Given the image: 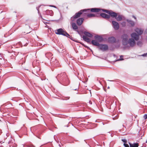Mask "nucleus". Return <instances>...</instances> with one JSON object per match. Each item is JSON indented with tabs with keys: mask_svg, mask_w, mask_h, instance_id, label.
<instances>
[{
	"mask_svg": "<svg viewBox=\"0 0 147 147\" xmlns=\"http://www.w3.org/2000/svg\"><path fill=\"white\" fill-rule=\"evenodd\" d=\"M110 17L111 16L112 18H115L117 16V13L113 11H112L110 10V12L109 13Z\"/></svg>",
	"mask_w": 147,
	"mask_h": 147,
	"instance_id": "7",
	"label": "nucleus"
},
{
	"mask_svg": "<svg viewBox=\"0 0 147 147\" xmlns=\"http://www.w3.org/2000/svg\"><path fill=\"white\" fill-rule=\"evenodd\" d=\"M120 57H123V56H122V55H121V56H120Z\"/></svg>",
	"mask_w": 147,
	"mask_h": 147,
	"instance_id": "43",
	"label": "nucleus"
},
{
	"mask_svg": "<svg viewBox=\"0 0 147 147\" xmlns=\"http://www.w3.org/2000/svg\"><path fill=\"white\" fill-rule=\"evenodd\" d=\"M71 24L73 29L78 32L77 30L78 28L76 24L75 23L72 22Z\"/></svg>",
	"mask_w": 147,
	"mask_h": 147,
	"instance_id": "10",
	"label": "nucleus"
},
{
	"mask_svg": "<svg viewBox=\"0 0 147 147\" xmlns=\"http://www.w3.org/2000/svg\"><path fill=\"white\" fill-rule=\"evenodd\" d=\"M90 9L91 12H98L101 10L100 9L96 8H91Z\"/></svg>",
	"mask_w": 147,
	"mask_h": 147,
	"instance_id": "14",
	"label": "nucleus"
},
{
	"mask_svg": "<svg viewBox=\"0 0 147 147\" xmlns=\"http://www.w3.org/2000/svg\"><path fill=\"white\" fill-rule=\"evenodd\" d=\"M1 142H0V143H1Z\"/></svg>",
	"mask_w": 147,
	"mask_h": 147,
	"instance_id": "47",
	"label": "nucleus"
},
{
	"mask_svg": "<svg viewBox=\"0 0 147 147\" xmlns=\"http://www.w3.org/2000/svg\"><path fill=\"white\" fill-rule=\"evenodd\" d=\"M96 15L91 13H85V17L86 16L88 18L96 17Z\"/></svg>",
	"mask_w": 147,
	"mask_h": 147,
	"instance_id": "12",
	"label": "nucleus"
},
{
	"mask_svg": "<svg viewBox=\"0 0 147 147\" xmlns=\"http://www.w3.org/2000/svg\"><path fill=\"white\" fill-rule=\"evenodd\" d=\"M40 7V6H38V7H37L36 8L37 10L38 11V14H39V15L40 16L41 18H42V16H41V15L40 14V13L39 12V8Z\"/></svg>",
	"mask_w": 147,
	"mask_h": 147,
	"instance_id": "25",
	"label": "nucleus"
},
{
	"mask_svg": "<svg viewBox=\"0 0 147 147\" xmlns=\"http://www.w3.org/2000/svg\"><path fill=\"white\" fill-rule=\"evenodd\" d=\"M49 6L50 7H53L55 8H56V7L55 6L53 5H50Z\"/></svg>",
	"mask_w": 147,
	"mask_h": 147,
	"instance_id": "33",
	"label": "nucleus"
},
{
	"mask_svg": "<svg viewBox=\"0 0 147 147\" xmlns=\"http://www.w3.org/2000/svg\"><path fill=\"white\" fill-rule=\"evenodd\" d=\"M132 17L134 18L135 19H136V18L134 16H133Z\"/></svg>",
	"mask_w": 147,
	"mask_h": 147,
	"instance_id": "37",
	"label": "nucleus"
},
{
	"mask_svg": "<svg viewBox=\"0 0 147 147\" xmlns=\"http://www.w3.org/2000/svg\"><path fill=\"white\" fill-rule=\"evenodd\" d=\"M123 145L125 147H129V145L126 143H124Z\"/></svg>",
	"mask_w": 147,
	"mask_h": 147,
	"instance_id": "31",
	"label": "nucleus"
},
{
	"mask_svg": "<svg viewBox=\"0 0 147 147\" xmlns=\"http://www.w3.org/2000/svg\"><path fill=\"white\" fill-rule=\"evenodd\" d=\"M123 60V59H117V60H116V61H119V60Z\"/></svg>",
	"mask_w": 147,
	"mask_h": 147,
	"instance_id": "34",
	"label": "nucleus"
},
{
	"mask_svg": "<svg viewBox=\"0 0 147 147\" xmlns=\"http://www.w3.org/2000/svg\"><path fill=\"white\" fill-rule=\"evenodd\" d=\"M91 43L94 46H98L100 45L99 43L94 40H92L91 41Z\"/></svg>",
	"mask_w": 147,
	"mask_h": 147,
	"instance_id": "17",
	"label": "nucleus"
},
{
	"mask_svg": "<svg viewBox=\"0 0 147 147\" xmlns=\"http://www.w3.org/2000/svg\"><path fill=\"white\" fill-rule=\"evenodd\" d=\"M63 75H65V73H63Z\"/></svg>",
	"mask_w": 147,
	"mask_h": 147,
	"instance_id": "40",
	"label": "nucleus"
},
{
	"mask_svg": "<svg viewBox=\"0 0 147 147\" xmlns=\"http://www.w3.org/2000/svg\"><path fill=\"white\" fill-rule=\"evenodd\" d=\"M122 16L121 15H119L116 17L115 19H116L117 21H120L122 20Z\"/></svg>",
	"mask_w": 147,
	"mask_h": 147,
	"instance_id": "19",
	"label": "nucleus"
},
{
	"mask_svg": "<svg viewBox=\"0 0 147 147\" xmlns=\"http://www.w3.org/2000/svg\"><path fill=\"white\" fill-rule=\"evenodd\" d=\"M84 19L83 18H80L78 19L76 21L77 24L78 26H80L83 22Z\"/></svg>",
	"mask_w": 147,
	"mask_h": 147,
	"instance_id": "9",
	"label": "nucleus"
},
{
	"mask_svg": "<svg viewBox=\"0 0 147 147\" xmlns=\"http://www.w3.org/2000/svg\"><path fill=\"white\" fill-rule=\"evenodd\" d=\"M102 10L103 11L106 12L108 14L110 11V10H107L106 9H102Z\"/></svg>",
	"mask_w": 147,
	"mask_h": 147,
	"instance_id": "27",
	"label": "nucleus"
},
{
	"mask_svg": "<svg viewBox=\"0 0 147 147\" xmlns=\"http://www.w3.org/2000/svg\"><path fill=\"white\" fill-rule=\"evenodd\" d=\"M89 103L90 105H92V102L91 101H90L89 102Z\"/></svg>",
	"mask_w": 147,
	"mask_h": 147,
	"instance_id": "35",
	"label": "nucleus"
},
{
	"mask_svg": "<svg viewBox=\"0 0 147 147\" xmlns=\"http://www.w3.org/2000/svg\"><path fill=\"white\" fill-rule=\"evenodd\" d=\"M69 97H67V99H69Z\"/></svg>",
	"mask_w": 147,
	"mask_h": 147,
	"instance_id": "41",
	"label": "nucleus"
},
{
	"mask_svg": "<svg viewBox=\"0 0 147 147\" xmlns=\"http://www.w3.org/2000/svg\"><path fill=\"white\" fill-rule=\"evenodd\" d=\"M135 31L138 34L134 32L131 34V36L132 38H134L136 40H137L139 38V35L142 34L143 31L142 29L139 28H136Z\"/></svg>",
	"mask_w": 147,
	"mask_h": 147,
	"instance_id": "2",
	"label": "nucleus"
},
{
	"mask_svg": "<svg viewBox=\"0 0 147 147\" xmlns=\"http://www.w3.org/2000/svg\"><path fill=\"white\" fill-rule=\"evenodd\" d=\"M112 24L113 27L115 30H118L119 28V23L115 21H112Z\"/></svg>",
	"mask_w": 147,
	"mask_h": 147,
	"instance_id": "5",
	"label": "nucleus"
},
{
	"mask_svg": "<svg viewBox=\"0 0 147 147\" xmlns=\"http://www.w3.org/2000/svg\"><path fill=\"white\" fill-rule=\"evenodd\" d=\"M78 89V88H76V89H74V88H73L72 90H77Z\"/></svg>",
	"mask_w": 147,
	"mask_h": 147,
	"instance_id": "36",
	"label": "nucleus"
},
{
	"mask_svg": "<svg viewBox=\"0 0 147 147\" xmlns=\"http://www.w3.org/2000/svg\"><path fill=\"white\" fill-rule=\"evenodd\" d=\"M143 117L145 119H147V114H145L144 115Z\"/></svg>",
	"mask_w": 147,
	"mask_h": 147,
	"instance_id": "30",
	"label": "nucleus"
},
{
	"mask_svg": "<svg viewBox=\"0 0 147 147\" xmlns=\"http://www.w3.org/2000/svg\"><path fill=\"white\" fill-rule=\"evenodd\" d=\"M53 11L52 10H47L46 11V13L48 15H49L52 16L53 15Z\"/></svg>",
	"mask_w": 147,
	"mask_h": 147,
	"instance_id": "20",
	"label": "nucleus"
},
{
	"mask_svg": "<svg viewBox=\"0 0 147 147\" xmlns=\"http://www.w3.org/2000/svg\"><path fill=\"white\" fill-rule=\"evenodd\" d=\"M121 140L122 142H124V143H126L127 142V140L125 139H122Z\"/></svg>",
	"mask_w": 147,
	"mask_h": 147,
	"instance_id": "29",
	"label": "nucleus"
},
{
	"mask_svg": "<svg viewBox=\"0 0 147 147\" xmlns=\"http://www.w3.org/2000/svg\"><path fill=\"white\" fill-rule=\"evenodd\" d=\"M104 90H105V91H106V90H105V89H104Z\"/></svg>",
	"mask_w": 147,
	"mask_h": 147,
	"instance_id": "45",
	"label": "nucleus"
},
{
	"mask_svg": "<svg viewBox=\"0 0 147 147\" xmlns=\"http://www.w3.org/2000/svg\"><path fill=\"white\" fill-rule=\"evenodd\" d=\"M57 61L56 60V59L54 58L53 57H52L51 60V62L55 64V63H57Z\"/></svg>",
	"mask_w": 147,
	"mask_h": 147,
	"instance_id": "23",
	"label": "nucleus"
},
{
	"mask_svg": "<svg viewBox=\"0 0 147 147\" xmlns=\"http://www.w3.org/2000/svg\"><path fill=\"white\" fill-rule=\"evenodd\" d=\"M99 48L100 50L104 51L108 49V47L106 45L101 44L100 45Z\"/></svg>",
	"mask_w": 147,
	"mask_h": 147,
	"instance_id": "6",
	"label": "nucleus"
},
{
	"mask_svg": "<svg viewBox=\"0 0 147 147\" xmlns=\"http://www.w3.org/2000/svg\"><path fill=\"white\" fill-rule=\"evenodd\" d=\"M83 38L84 41L87 42H90V39L86 36H83Z\"/></svg>",
	"mask_w": 147,
	"mask_h": 147,
	"instance_id": "18",
	"label": "nucleus"
},
{
	"mask_svg": "<svg viewBox=\"0 0 147 147\" xmlns=\"http://www.w3.org/2000/svg\"><path fill=\"white\" fill-rule=\"evenodd\" d=\"M69 84V83H67V84H65V85L67 86Z\"/></svg>",
	"mask_w": 147,
	"mask_h": 147,
	"instance_id": "38",
	"label": "nucleus"
},
{
	"mask_svg": "<svg viewBox=\"0 0 147 147\" xmlns=\"http://www.w3.org/2000/svg\"><path fill=\"white\" fill-rule=\"evenodd\" d=\"M58 92H51V96H52V97L54 98H57V93Z\"/></svg>",
	"mask_w": 147,
	"mask_h": 147,
	"instance_id": "24",
	"label": "nucleus"
},
{
	"mask_svg": "<svg viewBox=\"0 0 147 147\" xmlns=\"http://www.w3.org/2000/svg\"><path fill=\"white\" fill-rule=\"evenodd\" d=\"M107 88H108V89L109 88V86H108V87H107Z\"/></svg>",
	"mask_w": 147,
	"mask_h": 147,
	"instance_id": "42",
	"label": "nucleus"
},
{
	"mask_svg": "<svg viewBox=\"0 0 147 147\" xmlns=\"http://www.w3.org/2000/svg\"><path fill=\"white\" fill-rule=\"evenodd\" d=\"M146 143H147V140L146 141Z\"/></svg>",
	"mask_w": 147,
	"mask_h": 147,
	"instance_id": "44",
	"label": "nucleus"
},
{
	"mask_svg": "<svg viewBox=\"0 0 147 147\" xmlns=\"http://www.w3.org/2000/svg\"><path fill=\"white\" fill-rule=\"evenodd\" d=\"M55 33L57 34L62 35L64 36H66L67 37L69 38L70 36V35L65 30L62 28H59L55 31ZM70 38L72 40V38Z\"/></svg>",
	"mask_w": 147,
	"mask_h": 147,
	"instance_id": "4",
	"label": "nucleus"
},
{
	"mask_svg": "<svg viewBox=\"0 0 147 147\" xmlns=\"http://www.w3.org/2000/svg\"><path fill=\"white\" fill-rule=\"evenodd\" d=\"M122 42L123 45L126 46L129 45L131 47H134L136 44L134 40L132 38L129 39L128 36L126 34H124L121 36Z\"/></svg>",
	"mask_w": 147,
	"mask_h": 147,
	"instance_id": "1",
	"label": "nucleus"
},
{
	"mask_svg": "<svg viewBox=\"0 0 147 147\" xmlns=\"http://www.w3.org/2000/svg\"><path fill=\"white\" fill-rule=\"evenodd\" d=\"M108 42L111 43H114L116 42V39L113 37H109L108 39Z\"/></svg>",
	"mask_w": 147,
	"mask_h": 147,
	"instance_id": "8",
	"label": "nucleus"
},
{
	"mask_svg": "<svg viewBox=\"0 0 147 147\" xmlns=\"http://www.w3.org/2000/svg\"><path fill=\"white\" fill-rule=\"evenodd\" d=\"M46 57L49 59V58L53 56V54L51 53H48L45 54Z\"/></svg>",
	"mask_w": 147,
	"mask_h": 147,
	"instance_id": "22",
	"label": "nucleus"
},
{
	"mask_svg": "<svg viewBox=\"0 0 147 147\" xmlns=\"http://www.w3.org/2000/svg\"><path fill=\"white\" fill-rule=\"evenodd\" d=\"M100 16L103 18L105 19H109L110 18V16L106 13H102L100 14Z\"/></svg>",
	"mask_w": 147,
	"mask_h": 147,
	"instance_id": "11",
	"label": "nucleus"
},
{
	"mask_svg": "<svg viewBox=\"0 0 147 147\" xmlns=\"http://www.w3.org/2000/svg\"><path fill=\"white\" fill-rule=\"evenodd\" d=\"M58 77H59V75H58Z\"/></svg>",
	"mask_w": 147,
	"mask_h": 147,
	"instance_id": "46",
	"label": "nucleus"
},
{
	"mask_svg": "<svg viewBox=\"0 0 147 147\" xmlns=\"http://www.w3.org/2000/svg\"><path fill=\"white\" fill-rule=\"evenodd\" d=\"M142 56L144 57L147 56V53L143 54Z\"/></svg>",
	"mask_w": 147,
	"mask_h": 147,
	"instance_id": "32",
	"label": "nucleus"
},
{
	"mask_svg": "<svg viewBox=\"0 0 147 147\" xmlns=\"http://www.w3.org/2000/svg\"><path fill=\"white\" fill-rule=\"evenodd\" d=\"M89 9H84L80 11L79 12L75 13V15L73 17L71 18V20L72 21H74V19H76L80 17V15L82 14L83 15L85 16V13H83V12H86L87 10H89Z\"/></svg>",
	"mask_w": 147,
	"mask_h": 147,
	"instance_id": "3",
	"label": "nucleus"
},
{
	"mask_svg": "<svg viewBox=\"0 0 147 147\" xmlns=\"http://www.w3.org/2000/svg\"><path fill=\"white\" fill-rule=\"evenodd\" d=\"M121 25L123 27H125L126 26V22H123L121 23Z\"/></svg>",
	"mask_w": 147,
	"mask_h": 147,
	"instance_id": "28",
	"label": "nucleus"
},
{
	"mask_svg": "<svg viewBox=\"0 0 147 147\" xmlns=\"http://www.w3.org/2000/svg\"><path fill=\"white\" fill-rule=\"evenodd\" d=\"M137 45L138 46L141 47L142 45V42L141 41H139L137 43Z\"/></svg>",
	"mask_w": 147,
	"mask_h": 147,
	"instance_id": "26",
	"label": "nucleus"
},
{
	"mask_svg": "<svg viewBox=\"0 0 147 147\" xmlns=\"http://www.w3.org/2000/svg\"><path fill=\"white\" fill-rule=\"evenodd\" d=\"M127 22L130 24L131 26H134L135 22L134 21L129 20H127Z\"/></svg>",
	"mask_w": 147,
	"mask_h": 147,
	"instance_id": "21",
	"label": "nucleus"
},
{
	"mask_svg": "<svg viewBox=\"0 0 147 147\" xmlns=\"http://www.w3.org/2000/svg\"><path fill=\"white\" fill-rule=\"evenodd\" d=\"M130 147H138L139 144L138 143H134L131 144L130 142L129 143Z\"/></svg>",
	"mask_w": 147,
	"mask_h": 147,
	"instance_id": "15",
	"label": "nucleus"
},
{
	"mask_svg": "<svg viewBox=\"0 0 147 147\" xmlns=\"http://www.w3.org/2000/svg\"><path fill=\"white\" fill-rule=\"evenodd\" d=\"M84 34L85 35L84 36L90 38H91L93 36V35L92 34L87 32H84Z\"/></svg>",
	"mask_w": 147,
	"mask_h": 147,
	"instance_id": "16",
	"label": "nucleus"
},
{
	"mask_svg": "<svg viewBox=\"0 0 147 147\" xmlns=\"http://www.w3.org/2000/svg\"><path fill=\"white\" fill-rule=\"evenodd\" d=\"M95 38L99 42H101L103 40L102 37L98 35L95 36Z\"/></svg>",
	"mask_w": 147,
	"mask_h": 147,
	"instance_id": "13",
	"label": "nucleus"
},
{
	"mask_svg": "<svg viewBox=\"0 0 147 147\" xmlns=\"http://www.w3.org/2000/svg\"><path fill=\"white\" fill-rule=\"evenodd\" d=\"M120 47V45L119 44V45L117 46V47H116V48H118V47Z\"/></svg>",
	"mask_w": 147,
	"mask_h": 147,
	"instance_id": "39",
	"label": "nucleus"
}]
</instances>
